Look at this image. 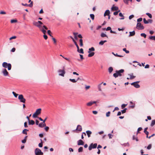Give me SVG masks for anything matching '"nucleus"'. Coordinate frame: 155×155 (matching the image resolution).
<instances>
[{"label":"nucleus","mask_w":155,"mask_h":155,"mask_svg":"<svg viewBox=\"0 0 155 155\" xmlns=\"http://www.w3.org/2000/svg\"><path fill=\"white\" fill-rule=\"evenodd\" d=\"M41 109L39 108L37 109L33 115V117L34 118H36L37 117V115L41 113Z\"/></svg>","instance_id":"nucleus-4"},{"label":"nucleus","mask_w":155,"mask_h":155,"mask_svg":"<svg viewBox=\"0 0 155 155\" xmlns=\"http://www.w3.org/2000/svg\"><path fill=\"white\" fill-rule=\"evenodd\" d=\"M127 110V109L126 108H125L123 110H121V112L123 114H124L126 112V110Z\"/></svg>","instance_id":"nucleus-58"},{"label":"nucleus","mask_w":155,"mask_h":155,"mask_svg":"<svg viewBox=\"0 0 155 155\" xmlns=\"http://www.w3.org/2000/svg\"><path fill=\"white\" fill-rule=\"evenodd\" d=\"M43 37L45 39V40H46L48 38L47 36L45 34L43 35Z\"/></svg>","instance_id":"nucleus-62"},{"label":"nucleus","mask_w":155,"mask_h":155,"mask_svg":"<svg viewBox=\"0 0 155 155\" xmlns=\"http://www.w3.org/2000/svg\"><path fill=\"white\" fill-rule=\"evenodd\" d=\"M89 53V54L88 55V56L89 57H92L94 54V52H91L90 53Z\"/></svg>","instance_id":"nucleus-18"},{"label":"nucleus","mask_w":155,"mask_h":155,"mask_svg":"<svg viewBox=\"0 0 155 155\" xmlns=\"http://www.w3.org/2000/svg\"><path fill=\"white\" fill-rule=\"evenodd\" d=\"M41 123L38 124L39 126L40 127H43L45 126L46 125L45 123Z\"/></svg>","instance_id":"nucleus-21"},{"label":"nucleus","mask_w":155,"mask_h":155,"mask_svg":"<svg viewBox=\"0 0 155 155\" xmlns=\"http://www.w3.org/2000/svg\"><path fill=\"white\" fill-rule=\"evenodd\" d=\"M142 129V128L141 127H140L138 128V129H137V133H140L139 132V131H140Z\"/></svg>","instance_id":"nucleus-49"},{"label":"nucleus","mask_w":155,"mask_h":155,"mask_svg":"<svg viewBox=\"0 0 155 155\" xmlns=\"http://www.w3.org/2000/svg\"><path fill=\"white\" fill-rule=\"evenodd\" d=\"M107 42V41H106V40L101 41L99 42V44L100 45H103V44H104V43L105 42Z\"/></svg>","instance_id":"nucleus-27"},{"label":"nucleus","mask_w":155,"mask_h":155,"mask_svg":"<svg viewBox=\"0 0 155 155\" xmlns=\"http://www.w3.org/2000/svg\"><path fill=\"white\" fill-rule=\"evenodd\" d=\"M101 36L102 37H107V35L104 33H102L101 35Z\"/></svg>","instance_id":"nucleus-33"},{"label":"nucleus","mask_w":155,"mask_h":155,"mask_svg":"<svg viewBox=\"0 0 155 155\" xmlns=\"http://www.w3.org/2000/svg\"><path fill=\"white\" fill-rule=\"evenodd\" d=\"M137 83H136V84H135L134 85V86L136 88H139L140 87V85Z\"/></svg>","instance_id":"nucleus-32"},{"label":"nucleus","mask_w":155,"mask_h":155,"mask_svg":"<svg viewBox=\"0 0 155 155\" xmlns=\"http://www.w3.org/2000/svg\"><path fill=\"white\" fill-rule=\"evenodd\" d=\"M69 80L70 81L74 83H76L77 81V80H76L75 79H69Z\"/></svg>","instance_id":"nucleus-30"},{"label":"nucleus","mask_w":155,"mask_h":155,"mask_svg":"<svg viewBox=\"0 0 155 155\" xmlns=\"http://www.w3.org/2000/svg\"><path fill=\"white\" fill-rule=\"evenodd\" d=\"M77 51L80 53L83 54L84 53L83 49L82 48H81L80 50L79 49V50H78L77 49Z\"/></svg>","instance_id":"nucleus-28"},{"label":"nucleus","mask_w":155,"mask_h":155,"mask_svg":"<svg viewBox=\"0 0 155 155\" xmlns=\"http://www.w3.org/2000/svg\"><path fill=\"white\" fill-rule=\"evenodd\" d=\"M135 77V76L132 75H130V79H132L134 78Z\"/></svg>","instance_id":"nucleus-60"},{"label":"nucleus","mask_w":155,"mask_h":155,"mask_svg":"<svg viewBox=\"0 0 155 155\" xmlns=\"http://www.w3.org/2000/svg\"><path fill=\"white\" fill-rule=\"evenodd\" d=\"M17 22V20L16 19H12L11 21V22L12 23H15Z\"/></svg>","instance_id":"nucleus-37"},{"label":"nucleus","mask_w":155,"mask_h":155,"mask_svg":"<svg viewBox=\"0 0 155 155\" xmlns=\"http://www.w3.org/2000/svg\"><path fill=\"white\" fill-rule=\"evenodd\" d=\"M148 129L147 127L145 128L144 129V132L146 134V135H148L149 132L147 131V130Z\"/></svg>","instance_id":"nucleus-24"},{"label":"nucleus","mask_w":155,"mask_h":155,"mask_svg":"<svg viewBox=\"0 0 155 155\" xmlns=\"http://www.w3.org/2000/svg\"><path fill=\"white\" fill-rule=\"evenodd\" d=\"M0 14H6V12L3 11H1Z\"/></svg>","instance_id":"nucleus-63"},{"label":"nucleus","mask_w":155,"mask_h":155,"mask_svg":"<svg viewBox=\"0 0 155 155\" xmlns=\"http://www.w3.org/2000/svg\"><path fill=\"white\" fill-rule=\"evenodd\" d=\"M97 144L96 143H94V144L91 143L89 147V150H91L92 149L96 148L97 147Z\"/></svg>","instance_id":"nucleus-8"},{"label":"nucleus","mask_w":155,"mask_h":155,"mask_svg":"<svg viewBox=\"0 0 155 155\" xmlns=\"http://www.w3.org/2000/svg\"><path fill=\"white\" fill-rule=\"evenodd\" d=\"M33 24L34 25L37 27H38L39 28V29H40L41 27V25H40L39 24H38V22L34 21L33 22Z\"/></svg>","instance_id":"nucleus-10"},{"label":"nucleus","mask_w":155,"mask_h":155,"mask_svg":"<svg viewBox=\"0 0 155 155\" xmlns=\"http://www.w3.org/2000/svg\"><path fill=\"white\" fill-rule=\"evenodd\" d=\"M33 3L32 2H31L30 4L28 5V6L30 7H32L33 6Z\"/></svg>","instance_id":"nucleus-55"},{"label":"nucleus","mask_w":155,"mask_h":155,"mask_svg":"<svg viewBox=\"0 0 155 155\" xmlns=\"http://www.w3.org/2000/svg\"><path fill=\"white\" fill-rule=\"evenodd\" d=\"M130 34L129 35V37H131L134 36L135 35V31H133L131 32H130Z\"/></svg>","instance_id":"nucleus-14"},{"label":"nucleus","mask_w":155,"mask_h":155,"mask_svg":"<svg viewBox=\"0 0 155 155\" xmlns=\"http://www.w3.org/2000/svg\"><path fill=\"white\" fill-rule=\"evenodd\" d=\"M95 51V49L94 47H92L91 48H89L88 50V53H90L91 51Z\"/></svg>","instance_id":"nucleus-19"},{"label":"nucleus","mask_w":155,"mask_h":155,"mask_svg":"<svg viewBox=\"0 0 155 155\" xmlns=\"http://www.w3.org/2000/svg\"><path fill=\"white\" fill-rule=\"evenodd\" d=\"M40 140L41 141V143H40L39 144L38 146L39 147H42V146H43V143H42V140L41 139Z\"/></svg>","instance_id":"nucleus-34"},{"label":"nucleus","mask_w":155,"mask_h":155,"mask_svg":"<svg viewBox=\"0 0 155 155\" xmlns=\"http://www.w3.org/2000/svg\"><path fill=\"white\" fill-rule=\"evenodd\" d=\"M63 58H64V59L68 61L69 62H71V61L69 58H65V57H63Z\"/></svg>","instance_id":"nucleus-53"},{"label":"nucleus","mask_w":155,"mask_h":155,"mask_svg":"<svg viewBox=\"0 0 155 155\" xmlns=\"http://www.w3.org/2000/svg\"><path fill=\"white\" fill-rule=\"evenodd\" d=\"M49 129V127H47V126L45 128V130L46 131H47Z\"/></svg>","instance_id":"nucleus-61"},{"label":"nucleus","mask_w":155,"mask_h":155,"mask_svg":"<svg viewBox=\"0 0 155 155\" xmlns=\"http://www.w3.org/2000/svg\"><path fill=\"white\" fill-rule=\"evenodd\" d=\"M133 140H136V141H138V140L137 139V137H136V136L135 135H133Z\"/></svg>","instance_id":"nucleus-39"},{"label":"nucleus","mask_w":155,"mask_h":155,"mask_svg":"<svg viewBox=\"0 0 155 155\" xmlns=\"http://www.w3.org/2000/svg\"><path fill=\"white\" fill-rule=\"evenodd\" d=\"M120 11V10H119L118 11H116V12H114V15H117L118 14V12H119Z\"/></svg>","instance_id":"nucleus-56"},{"label":"nucleus","mask_w":155,"mask_h":155,"mask_svg":"<svg viewBox=\"0 0 155 155\" xmlns=\"http://www.w3.org/2000/svg\"><path fill=\"white\" fill-rule=\"evenodd\" d=\"M35 123V121L33 120H30L28 121V124L29 125H34Z\"/></svg>","instance_id":"nucleus-20"},{"label":"nucleus","mask_w":155,"mask_h":155,"mask_svg":"<svg viewBox=\"0 0 155 155\" xmlns=\"http://www.w3.org/2000/svg\"><path fill=\"white\" fill-rule=\"evenodd\" d=\"M83 150V148L82 147H80L78 149V151L79 152H82Z\"/></svg>","instance_id":"nucleus-35"},{"label":"nucleus","mask_w":155,"mask_h":155,"mask_svg":"<svg viewBox=\"0 0 155 155\" xmlns=\"http://www.w3.org/2000/svg\"><path fill=\"white\" fill-rule=\"evenodd\" d=\"M28 131V130L27 129H24L22 131V133L24 134H27V131Z\"/></svg>","instance_id":"nucleus-23"},{"label":"nucleus","mask_w":155,"mask_h":155,"mask_svg":"<svg viewBox=\"0 0 155 155\" xmlns=\"http://www.w3.org/2000/svg\"><path fill=\"white\" fill-rule=\"evenodd\" d=\"M64 67H63V69H59L58 71V75L59 76H61L64 77L65 73V71L64 70Z\"/></svg>","instance_id":"nucleus-3"},{"label":"nucleus","mask_w":155,"mask_h":155,"mask_svg":"<svg viewBox=\"0 0 155 155\" xmlns=\"http://www.w3.org/2000/svg\"><path fill=\"white\" fill-rule=\"evenodd\" d=\"M79 41L80 43V46L81 47H82L83 46V40L82 39H81L79 40Z\"/></svg>","instance_id":"nucleus-31"},{"label":"nucleus","mask_w":155,"mask_h":155,"mask_svg":"<svg viewBox=\"0 0 155 155\" xmlns=\"http://www.w3.org/2000/svg\"><path fill=\"white\" fill-rule=\"evenodd\" d=\"M86 133L88 137H89L91 136L90 135L91 134L92 132L90 130H87L86 131Z\"/></svg>","instance_id":"nucleus-17"},{"label":"nucleus","mask_w":155,"mask_h":155,"mask_svg":"<svg viewBox=\"0 0 155 155\" xmlns=\"http://www.w3.org/2000/svg\"><path fill=\"white\" fill-rule=\"evenodd\" d=\"M76 130L80 131H82V128L81 126L80 125H78L77 126V127Z\"/></svg>","instance_id":"nucleus-12"},{"label":"nucleus","mask_w":155,"mask_h":155,"mask_svg":"<svg viewBox=\"0 0 155 155\" xmlns=\"http://www.w3.org/2000/svg\"><path fill=\"white\" fill-rule=\"evenodd\" d=\"M2 66L3 67L5 68H8V70H11L12 66L10 63H8L6 62H4L2 64Z\"/></svg>","instance_id":"nucleus-2"},{"label":"nucleus","mask_w":155,"mask_h":155,"mask_svg":"<svg viewBox=\"0 0 155 155\" xmlns=\"http://www.w3.org/2000/svg\"><path fill=\"white\" fill-rule=\"evenodd\" d=\"M140 82V81H137L136 82H133L131 83V85H133L134 86V85L135 84H136V83H139Z\"/></svg>","instance_id":"nucleus-52"},{"label":"nucleus","mask_w":155,"mask_h":155,"mask_svg":"<svg viewBox=\"0 0 155 155\" xmlns=\"http://www.w3.org/2000/svg\"><path fill=\"white\" fill-rule=\"evenodd\" d=\"M155 124V120H153L152 121L150 126L151 127H153V126H154Z\"/></svg>","instance_id":"nucleus-29"},{"label":"nucleus","mask_w":155,"mask_h":155,"mask_svg":"<svg viewBox=\"0 0 155 155\" xmlns=\"http://www.w3.org/2000/svg\"><path fill=\"white\" fill-rule=\"evenodd\" d=\"M74 44H75V45L76 46L77 48V49L78 50H79V47L78 45L77 44V42L75 43Z\"/></svg>","instance_id":"nucleus-59"},{"label":"nucleus","mask_w":155,"mask_h":155,"mask_svg":"<svg viewBox=\"0 0 155 155\" xmlns=\"http://www.w3.org/2000/svg\"><path fill=\"white\" fill-rule=\"evenodd\" d=\"M137 28L138 30H143L144 29V26L140 22H138L137 25Z\"/></svg>","instance_id":"nucleus-7"},{"label":"nucleus","mask_w":155,"mask_h":155,"mask_svg":"<svg viewBox=\"0 0 155 155\" xmlns=\"http://www.w3.org/2000/svg\"><path fill=\"white\" fill-rule=\"evenodd\" d=\"M152 145L151 144H149L148 146L147 147V149L148 150L150 149L151 148Z\"/></svg>","instance_id":"nucleus-48"},{"label":"nucleus","mask_w":155,"mask_h":155,"mask_svg":"<svg viewBox=\"0 0 155 155\" xmlns=\"http://www.w3.org/2000/svg\"><path fill=\"white\" fill-rule=\"evenodd\" d=\"M111 9L114 11H117L118 10V8L117 6H115L114 5L111 8Z\"/></svg>","instance_id":"nucleus-15"},{"label":"nucleus","mask_w":155,"mask_h":155,"mask_svg":"<svg viewBox=\"0 0 155 155\" xmlns=\"http://www.w3.org/2000/svg\"><path fill=\"white\" fill-rule=\"evenodd\" d=\"M90 16L92 20L94 19V15L93 14H91L90 15Z\"/></svg>","instance_id":"nucleus-42"},{"label":"nucleus","mask_w":155,"mask_h":155,"mask_svg":"<svg viewBox=\"0 0 155 155\" xmlns=\"http://www.w3.org/2000/svg\"><path fill=\"white\" fill-rule=\"evenodd\" d=\"M140 35L141 36L143 37L144 38H146V35L145 33H141L140 34Z\"/></svg>","instance_id":"nucleus-47"},{"label":"nucleus","mask_w":155,"mask_h":155,"mask_svg":"<svg viewBox=\"0 0 155 155\" xmlns=\"http://www.w3.org/2000/svg\"><path fill=\"white\" fill-rule=\"evenodd\" d=\"M134 16L133 15H130L129 17V18L130 20L132 18H134Z\"/></svg>","instance_id":"nucleus-51"},{"label":"nucleus","mask_w":155,"mask_h":155,"mask_svg":"<svg viewBox=\"0 0 155 155\" xmlns=\"http://www.w3.org/2000/svg\"><path fill=\"white\" fill-rule=\"evenodd\" d=\"M12 94H13V95H14V96L15 97H17L18 96V94L16 93L15 92H14L13 91L12 92Z\"/></svg>","instance_id":"nucleus-45"},{"label":"nucleus","mask_w":155,"mask_h":155,"mask_svg":"<svg viewBox=\"0 0 155 155\" xmlns=\"http://www.w3.org/2000/svg\"><path fill=\"white\" fill-rule=\"evenodd\" d=\"M103 83H101L99 84L98 85V88L99 90V91H101V85Z\"/></svg>","instance_id":"nucleus-25"},{"label":"nucleus","mask_w":155,"mask_h":155,"mask_svg":"<svg viewBox=\"0 0 155 155\" xmlns=\"http://www.w3.org/2000/svg\"><path fill=\"white\" fill-rule=\"evenodd\" d=\"M119 15L120 17H122V18H120V20H123V19H124V16L122 14V13H121V12L120 13H119Z\"/></svg>","instance_id":"nucleus-22"},{"label":"nucleus","mask_w":155,"mask_h":155,"mask_svg":"<svg viewBox=\"0 0 155 155\" xmlns=\"http://www.w3.org/2000/svg\"><path fill=\"white\" fill-rule=\"evenodd\" d=\"M124 71V70L123 69H120L119 71H116V73L114 74L113 76L115 78L117 77L118 76H120L122 75L121 73H123Z\"/></svg>","instance_id":"nucleus-1"},{"label":"nucleus","mask_w":155,"mask_h":155,"mask_svg":"<svg viewBox=\"0 0 155 155\" xmlns=\"http://www.w3.org/2000/svg\"><path fill=\"white\" fill-rule=\"evenodd\" d=\"M129 1V0H123V1L127 5L128 4V1Z\"/></svg>","instance_id":"nucleus-50"},{"label":"nucleus","mask_w":155,"mask_h":155,"mask_svg":"<svg viewBox=\"0 0 155 155\" xmlns=\"http://www.w3.org/2000/svg\"><path fill=\"white\" fill-rule=\"evenodd\" d=\"M52 39L54 41V44H55L56 43V41L55 39L53 37H52Z\"/></svg>","instance_id":"nucleus-54"},{"label":"nucleus","mask_w":155,"mask_h":155,"mask_svg":"<svg viewBox=\"0 0 155 155\" xmlns=\"http://www.w3.org/2000/svg\"><path fill=\"white\" fill-rule=\"evenodd\" d=\"M35 154L36 155H42L43 153L42 152L40 149L37 148L35 150Z\"/></svg>","instance_id":"nucleus-5"},{"label":"nucleus","mask_w":155,"mask_h":155,"mask_svg":"<svg viewBox=\"0 0 155 155\" xmlns=\"http://www.w3.org/2000/svg\"><path fill=\"white\" fill-rule=\"evenodd\" d=\"M110 11L109 10H106L105 12L104 16H106L107 15H109V14H110Z\"/></svg>","instance_id":"nucleus-16"},{"label":"nucleus","mask_w":155,"mask_h":155,"mask_svg":"<svg viewBox=\"0 0 155 155\" xmlns=\"http://www.w3.org/2000/svg\"><path fill=\"white\" fill-rule=\"evenodd\" d=\"M84 143L81 140H80L78 141V145H83Z\"/></svg>","instance_id":"nucleus-13"},{"label":"nucleus","mask_w":155,"mask_h":155,"mask_svg":"<svg viewBox=\"0 0 155 155\" xmlns=\"http://www.w3.org/2000/svg\"><path fill=\"white\" fill-rule=\"evenodd\" d=\"M2 73H3V75L5 76L8 75V73L5 69H3L2 71Z\"/></svg>","instance_id":"nucleus-9"},{"label":"nucleus","mask_w":155,"mask_h":155,"mask_svg":"<svg viewBox=\"0 0 155 155\" xmlns=\"http://www.w3.org/2000/svg\"><path fill=\"white\" fill-rule=\"evenodd\" d=\"M18 99L21 102L24 103L25 102V99L24 98L22 94H20L19 95Z\"/></svg>","instance_id":"nucleus-6"},{"label":"nucleus","mask_w":155,"mask_h":155,"mask_svg":"<svg viewBox=\"0 0 155 155\" xmlns=\"http://www.w3.org/2000/svg\"><path fill=\"white\" fill-rule=\"evenodd\" d=\"M111 29V28L110 27H108L106 29V31H109Z\"/></svg>","instance_id":"nucleus-64"},{"label":"nucleus","mask_w":155,"mask_h":155,"mask_svg":"<svg viewBox=\"0 0 155 155\" xmlns=\"http://www.w3.org/2000/svg\"><path fill=\"white\" fill-rule=\"evenodd\" d=\"M146 15H148L150 18H151L152 17V15L151 14L147 13H146Z\"/></svg>","instance_id":"nucleus-44"},{"label":"nucleus","mask_w":155,"mask_h":155,"mask_svg":"<svg viewBox=\"0 0 155 155\" xmlns=\"http://www.w3.org/2000/svg\"><path fill=\"white\" fill-rule=\"evenodd\" d=\"M149 39L151 40H153L155 41V36H151L149 37Z\"/></svg>","instance_id":"nucleus-36"},{"label":"nucleus","mask_w":155,"mask_h":155,"mask_svg":"<svg viewBox=\"0 0 155 155\" xmlns=\"http://www.w3.org/2000/svg\"><path fill=\"white\" fill-rule=\"evenodd\" d=\"M96 101H91L88 102L87 104V106H91L93 104L96 103Z\"/></svg>","instance_id":"nucleus-11"},{"label":"nucleus","mask_w":155,"mask_h":155,"mask_svg":"<svg viewBox=\"0 0 155 155\" xmlns=\"http://www.w3.org/2000/svg\"><path fill=\"white\" fill-rule=\"evenodd\" d=\"M113 70V68L112 67H109L108 68V71L110 73H111Z\"/></svg>","instance_id":"nucleus-26"},{"label":"nucleus","mask_w":155,"mask_h":155,"mask_svg":"<svg viewBox=\"0 0 155 155\" xmlns=\"http://www.w3.org/2000/svg\"><path fill=\"white\" fill-rule=\"evenodd\" d=\"M47 33L48 35H49L51 37H53V36L51 34V31L50 30H48L47 31Z\"/></svg>","instance_id":"nucleus-41"},{"label":"nucleus","mask_w":155,"mask_h":155,"mask_svg":"<svg viewBox=\"0 0 155 155\" xmlns=\"http://www.w3.org/2000/svg\"><path fill=\"white\" fill-rule=\"evenodd\" d=\"M123 50L127 54L129 53V51L128 50H127L126 48H124Z\"/></svg>","instance_id":"nucleus-40"},{"label":"nucleus","mask_w":155,"mask_h":155,"mask_svg":"<svg viewBox=\"0 0 155 155\" xmlns=\"http://www.w3.org/2000/svg\"><path fill=\"white\" fill-rule=\"evenodd\" d=\"M112 54H113L115 56H117V57H123V56H122V55H118L117 54V53L116 54H115L114 53V52H112Z\"/></svg>","instance_id":"nucleus-43"},{"label":"nucleus","mask_w":155,"mask_h":155,"mask_svg":"<svg viewBox=\"0 0 155 155\" xmlns=\"http://www.w3.org/2000/svg\"><path fill=\"white\" fill-rule=\"evenodd\" d=\"M110 111L108 112H107L106 113V116L107 117H109L110 116Z\"/></svg>","instance_id":"nucleus-46"},{"label":"nucleus","mask_w":155,"mask_h":155,"mask_svg":"<svg viewBox=\"0 0 155 155\" xmlns=\"http://www.w3.org/2000/svg\"><path fill=\"white\" fill-rule=\"evenodd\" d=\"M143 21L144 23L145 24H147L149 23V22H148L147 20L145 18H143Z\"/></svg>","instance_id":"nucleus-38"},{"label":"nucleus","mask_w":155,"mask_h":155,"mask_svg":"<svg viewBox=\"0 0 155 155\" xmlns=\"http://www.w3.org/2000/svg\"><path fill=\"white\" fill-rule=\"evenodd\" d=\"M142 20V18H138L137 19V22H140Z\"/></svg>","instance_id":"nucleus-57"}]
</instances>
